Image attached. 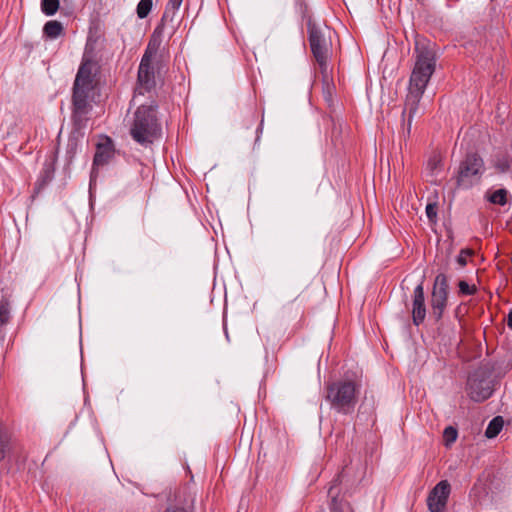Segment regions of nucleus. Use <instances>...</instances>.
Masks as SVG:
<instances>
[{
  "label": "nucleus",
  "mask_w": 512,
  "mask_h": 512,
  "mask_svg": "<svg viewBox=\"0 0 512 512\" xmlns=\"http://www.w3.org/2000/svg\"><path fill=\"white\" fill-rule=\"evenodd\" d=\"M92 66H79L72 93V123L73 131L83 137L81 130L86 127L87 115L92 111L91 101L96 87V73L91 71Z\"/></svg>",
  "instance_id": "nucleus-1"
},
{
  "label": "nucleus",
  "mask_w": 512,
  "mask_h": 512,
  "mask_svg": "<svg viewBox=\"0 0 512 512\" xmlns=\"http://www.w3.org/2000/svg\"><path fill=\"white\" fill-rule=\"evenodd\" d=\"M157 104L140 105L134 113L131 137L140 145L148 146L161 135V124L156 116Z\"/></svg>",
  "instance_id": "nucleus-2"
},
{
  "label": "nucleus",
  "mask_w": 512,
  "mask_h": 512,
  "mask_svg": "<svg viewBox=\"0 0 512 512\" xmlns=\"http://www.w3.org/2000/svg\"><path fill=\"white\" fill-rule=\"evenodd\" d=\"M358 388L354 381L344 380L330 383L326 387V400L337 413H353L357 404Z\"/></svg>",
  "instance_id": "nucleus-3"
},
{
  "label": "nucleus",
  "mask_w": 512,
  "mask_h": 512,
  "mask_svg": "<svg viewBox=\"0 0 512 512\" xmlns=\"http://www.w3.org/2000/svg\"><path fill=\"white\" fill-rule=\"evenodd\" d=\"M307 30L310 49L317 64L332 61V40L336 36L335 31L326 25H317L311 18L307 21Z\"/></svg>",
  "instance_id": "nucleus-4"
},
{
  "label": "nucleus",
  "mask_w": 512,
  "mask_h": 512,
  "mask_svg": "<svg viewBox=\"0 0 512 512\" xmlns=\"http://www.w3.org/2000/svg\"><path fill=\"white\" fill-rule=\"evenodd\" d=\"M492 372L486 366L473 371L467 380V391L471 400L483 402L493 393Z\"/></svg>",
  "instance_id": "nucleus-5"
},
{
  "label": "nucleus",
  "mask_w": 512,
  "mask_h": 512,
  "mask_svg": "<svg viewBox=\"0 0 512 512\" xmlns=\"http://www.w3.org/2000/svg\"><path fill=\"white\" fill-rule=\"evenodd\" d=\"M434 71L435 66H414L405 99L412 111L418 109L420 100Z\"/></svg>",
  "instance_id": "nucleus-6"
},
{
  "label": "nucleus",
  "mask_w": 512,
  "mask_h": 512,
  "mask_svg": "<svg viewBox=\"0 0 512 512\" xmlns=\"http://www.w3.org/2000/svg\"><path fill=\"white\" fill-rule=\"evenodd\" d=\"M484 170L482 158L476 153L468 154L460 163L457 172V187L468 189L480 181Z\"/></svg>",
  "instance_id": "nucleus-7"
},
{
  "label": "nucleus",
  "mask_w": 512,
  "mask_h": 512,
  "mask_svg": "<svg viewBox=\"0 0 512 512\" xmlns=\"http://www.w3.org/2000/svg\"><path fill=\"white\" fill-rule=\"evenodd\" d=\"M448 278L444 273L436 276L431 295V315L435 321L441 320L448 301Z\"/></svg>",
  "instance_id": "nucleus-8"
},
{
  "label": "nucleus",
  "mask_w": 512,
  "mask_h": 512,
  "mask_svg": "<svg viewBox=\"0 0 512 512\" xmlns=\"http://www.w3.org/2000/svg\"><path fill=\"white\" fill-rule=\"evenodd\" d=\"M163 27L158 26L155 28L150 36L145 53L141 59L140 64H161L168 61L166 58V49L162 45Z\"/></svg>",
  "instance_id": "nucleus-9"
},
{
  "label": "nucleus",
  "mask_w": 512,
  "mask_h": 512,
  "mask_svg": "<svg viewBox=\"0 0 512 512\" xmlns=\"http://www.w3.org/2000/svg\"><path fill=\"white\" fill-rule=\"evenodd\" d=\"M162 66H139L135 93L144 95L151 92L158 84H163Z\"/></svg>",
  "instance_id": "nucleus-10"
},
{
  "label": "nucleus",
  "mask_w": 512,
  "mask_h": 512,
  "mask_svg": "<svg viewBox=\"0 0 512 512\" xmlns=\"http://www.w3.org/2000/svg\"><path fill=\"white\" fill-rule=\"evenodd\" d=\"M451 486L447 480L437 483L429 492L427 506L430 512H443L450 495Z\"/></svg>",
  "instance_id": "nucleus-11"
},
{
  "label": "nucleus",
  "mask_w": 512,
  "mask_h": 512,
  "mask_svg": "<svg viewBox=\"0 0 512 512\" xmlns=\"http://www.w3.org/2000/svg\"><path fill=\"white\" fill-rule=\"evenodd\" d=\"M415 64H435L437 52L435 43L425 38H416L415 41Z\"/></svg>",
  "instance_id": "nucleus-12"
},
{
  "label": "nucleus",
  "mask_w": 512,
  "mask_h": 512,
  "mask_svg": "<svg viewBox=\"0 0 512 512\" xmlns=\"http://www.w3.org/2000/svg\"><path fill=\"white\" fill-rule=\"evenodd\" d=\"M104 40L96 36L89 37L81 64H99L103 60Z\"/></svg>",
  "instance_id": "nucleus-13"
},
{
  "label": "nucleus",
  "mask_w": 512,
  "mask_h": 512,
  "mask_svg": "<svg viewBox=\"0 0 512 512\" xmlns=\"http://www.w3.org/2000/svg\"><path fill=\"white\" fill-rule=\"evenodd\" d=\"M426 317L425 295L423 280L415 287L412 301V320L414 325L419 326Z\"/></svg>",
  "instance_id": "nucleus-14"
},
{
  "label": "nucleus",
  "mask_w": 512,
  "mask_h": 512,
  "mask_svg": "<svg viewBox=\"0 0 512 512\" xmlns=\"http://www.w3.org/2000/svg\"><path fill=\"white\" fill-rule=\"evenodd\" d=\"M115 153L114 144L110 137L104 136L96 145V152L93 158V167L104 166L109 163Z\"/></svg>",
  "instance_id": "nucleus-15"
},
{
  "label": "nucleus",
  "mask_w": 512,
  "mask_h": 512,
  "mask_svg": "<svg viewBox=\"0 0 512 512\" xmlns=\"http://www.w3.org/2000/svg\"><path fill=\"white\" fill-rule=\"evenodd\" d=\"M55 166L54 161L45 163L41 175L36 183L35 191L38 193L54 178Z\"/></svg>",
  "instance_id": "nucleus-16"
},
{
  "label": "nucleus",
  "mask_w": 512,
  "mask_h": 512,
  "mask_svg": "<svg viewBox=\"0 0 512 512\" xmlns=\"http://www.w3.org/2000/svg\"><path fill=\"white\" fill-rule=\"evenodd\" d=\"M417 110L418 109H415L412 112L411 107L405 101V106H404V109L402 111V122H403L402 123V127H403V136H404V138L410 136L412 121H413V118H414Z\"/></svg>",
  "instance_id": "nucleus-17"
},
{
  "label": "nucleus",
  "mask_w": 512,
  "mask_h": 512,
  "mask_svg": "<svg viewBox=\"0 0 512 512\" xmlns=\"http://www.w3.org/2000/svg\"><path fill=\"white\" fill-rule=\"evenodd\" d=\"M417 110L418 109H415L412 112L411 107L405 101V106H404V109L402 111V122H403L402 123V127H403V136H404V138L410 136L412 121H413V118H414Z\"/></svg>",
  "instance_id": "nucleus-18"
},
{
  "label": "nucleus",
  "mask_w": 512,
  "mask_h": 512,
  "mask_svg": "<svg viewBox=\"0 0 512 512\" xmlns=\"http://www.w3.org/2000/svg\"><path fill=\"white\" fill-rule=\"evenodd\" d=\"M504 425V420L502 416H496L494 417L488 424L486 430H485V436L488 439H492L496 437L500 431L502 430Z\"/></svg>",
  "instance_id": "nucleus-19"
},
{
  "label": "nucleus",
  "mask_w": 512,
  "mask_h": 512,
  "mask_svg": "<svg viewBox=\"0 0 512 512\" xmlns=\"http://www.w3.org/2000/svg\"><path fill=\"white\" fill-rule=\"evenodd\" d=\"M44 35L50 39L57 38L63 32V26L59 21H48L43 28Z\"/></svg>",
  "instance_id": "nucleus-20"
},
{
  "label": "nucleus",
  "mask_w": 512,
  "mask_h": 512,
  "mask_svg": "<svg viewBox=\"0 0 512 512\" xmlns=\"http://www.w3.org/2000/svg\"><path fill=\"white\" fill-rule=\"evenodd\" d=\"M343 471L340 472L331 482V485L328 490V495L331 497V510L333 512H338L336 508L337 504V498H338V491H335L336 487L341 483V480L343 478Z\"/></svg>",
  "instance_id": "nucleus-21"
},
{
  "label": "nucleus",
  "mask_w": 512,
  "mask_h": 512,
  "mask_svg": "<svg viewBox=\"0 0 512 512\" xmlns=\"http://www.w3.org/2000/svg\"><path fill=\"white\" fill-rule=\"evenodd\" d=\"M10 320V302L3 297L0 300V326L6 325Z\"/></svg>",
  "instance_id": "nucleus-22"
},
{
  "label": "nucleus",
  "mask_w": 512,
  "mask_h": 512,
  "mask_svg": "<svg viewBox=\"0 0 512 512\" xmlns=\"http://www.w3.org/2000/svg\"><path fill=\"white\" fill-rule=\"evenodd\" d=\"M60 6L59 0H42L41 1V9L44 14L48 16L54 15Z\"/></svg>",
  "instance_id": "nucleus-23"
},
{
  "label": "nucleus",
  "mask_w": 512,
  "mask_h": 512,
  "mask_svg": "<svg viewBox=\"0 0 512 512\" xmlns=\"http://www.w3.org/2000/svg\"><path fill=\"white\" fill-rule=\"evenodd\" d=\"M152 0H141L137 5V15L140 19L146 18L151 12Z\"/></svg>",
  "instance_id": "nucleus-24"
},
{
  "label": "nucleus",
  "mask_w": 512,
  "mask_h": 512,
  "mask_svg": "<svg viewBox=\"0 0 512 512\" xmlns=\"http://www.w3.org/2000/svg\"><path fill=\"white\" fill-rule=\"evenodd\" d=\"M489 201L493 204H498L501 206L505 205L507 202V191L505 189H498L494 191L490 195Z\"/></svg>",
  "instance_id": "nucleus-25"
},
{
  "label": "nucleus",
  "mask_w": 512,
  "mask_h": 512,
  "mask_svg": "<svg viewBox=\"0 0 512 512\" xmlns=\"http://www.w3.org/2000/svg\"><path fill=\"white\" fill-rule=\"evenodd\" d=\"M458 432L453 426H448L443 431V439L446 446H450L457 439Z\"/></svg>",
  "instance_id": "nucleus-26"
},
{
  "label": "nucleus",
  "mask_w": 512,
  "mask_h": 512,
  "mask_svg": "<svg viewBox=\"0 0 512 512\" xmlns=\"http://www.w3.org/2000/svg\"><path fill=\"white\" fill-rule=\"evenodd\" d=\"M79 137H81V135H78L75 132H72L69 137L68 145H67V153L69 154L70 159H72L76 153V149L78 146L77 142H78Z\"/></svg>",
  "instance_id": "nucleus-27"
},
{
  "label": "nucleus",
  "mask_w": 512,
  "mask_h": 512,
  "mask_svg": "<svg viewBox=\"0 0 512 512\" xmlns=\"http://www.w3.org/2000/svg\"><path fill=\"white\" fill-rule=\"evenodd\" d=\"M459 294L465 296L474 295L477 292V288L475 285L470 286L466 281L461 280L458 283Z\"/></svg>",
  "instance_id": "nucleus-28"
},
{
  "label": "nucleus",
  "mask_w": 512,
  "mask_h": 512,
  "mask_svg": "<svg viewBox=\"0 0 512 512\" xmlns=\"http://www.w3.org/2000/svg\"><path fill=\"white\" fill-rule=\"evenodd\" d=\"M442 165V160L440 155L434 154L432 155L427 162V169L431 174H434L437 169H439Z\"/></svg>",
  "instance_id": "nucleus-29"
},
{
  "label": "nucleus",
  "mask_w": 512,
  "mask_h": 512,
  "mask_svg": "<svg viewBox=\"0 0 512 512\" xmlns=\"http://www.w3.org/2000/svg\"><path fill=\"white\" fill-rule=\"evenodd\" d=\"M474 255V251L469 248L461 249L456 261L461 267H465L467 265V258Z\"/></svg>",
  "instance_id": "nucleus-30"
},
{
  "label": "nucleus",
  "mask_w": 512,
  "mask_h": 512,
  "mask_svg": "<svg viewBox=\"0 0 512 512\" xmlns=\"http://www.w3.org/2000/svg\"><path fill=\"white\" fill-rule=\"evenodd\" d=\"M510 166H511V161L506 156L498 158L496 163H495V167L501 173L507 172L510 169Z\"/></svg>",
  "instance_id": "nucleus-31"
},
{
  "label": "nucleus",
  "mask_w": 512,
  "mask_h": 512,
  "mask_svg": "<svg viewBox=\"0 0 512 512\" xmlns=\"http://www.w3.org/2000/svg\"><path fill=\"white\" fill-rule=\"evenodd\" d=\"M426 215L431 222L437 221V204L429 203L426 206Z\"/></svg>",
  "instance_id": "nucleus-32"
},
{
  "label": "nucleus",
  "mask_w": 512,
  "mask_h": 512,
  "mask_svg": "<svg viewBox=\"0 0 512 512\" xmlns=\"http://www.w3.org/2000/svg\"><path fill=\"white\" fill-rule=\"evenodd\" d=\"M182 2L183 0H169L168 8L172 9L173 11L177 10L181 6Z\"/></svg>",
  "instance_id": "nucleus-33"
},
{
  "label": "nucleus",
  "mask_w": 512,
  "mask_h": 512,
  "mask_svg": "<svg viewBox=\"0 0 512 512\" xmlns=\"http://www.w3.org/2000/svg\"><path fill=\"white\" fill-rule=\"evenodd\" d=\"M164 512H188L184 507L170 506L164 510Z\"/></svg>",
  "instance_id": "nucleus-34"
},
{
  "label": "nucleus",
  "mask_w": 512,
  "mask_h": 512,
  "mask_svg": "<svg viewBox=\"0 0 512 512\" xmlns=\"http://www.w3.org/2000/svg\"><path fill=\"white\" fill-rule=\"evenodd\" d=\"M507 325L510 329H512V310L508 313Z\"/></svg>",
  "instance_id": "nucleus-35"
},
{
  "label": "nucleus",
  "mask_w": 512,
  "mask_h": 512,
  "mask_svg": "<svg viewBox=\"0 0 512 512\" xmlns=\"http://www.w3.org/2000/svg\"><path fill=\"white\" fill-rule=\"evenodd\" d=\"M320 67H321V72H322V74H323L325 77H327V73H328V71H327V70H328L329 66H328V65H325V66H320Z\"/></svg>",
  "instance_id": "nucleus-36"
},
{
  "label": "nucleus",
  "mask_w": 512,
  "mask_h": 512,
  "mask_svg": "<svg viewBox=\"0 0 512 512\" xmlns=\"http://www.w3.org/2000/svg\"><path fill=\"white\" fill-rule=\"evenodd\" d=\"M300 7H301V12H302L303 16H305V14L307 12V5L300 3Z\"/></svg>",
  "instance_id": "nucleus-37"
}]
</instances>
